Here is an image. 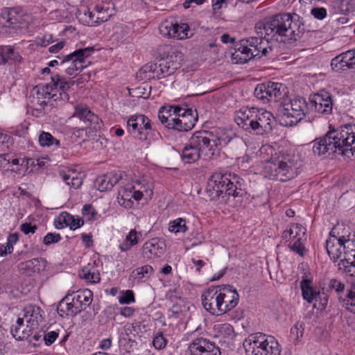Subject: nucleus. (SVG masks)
<instances>
[{
	"mask_svg": "<svg viewBox=\"0 0 355 355\" xmlns=\"http://www.w3.org/2000/svg\"><path fill=\"white\" fill-rule=\"evenodd\" d=\"M234 138L225 133L218 132L216 135L209 131L195 132L189 143L182 150V159L187 164L194 163L200 156L205 159H212L219 155L222 146L230 143Z\"/></svg>",
	"mask_w": 355,
	"mask_h": 355,
	"instance_id": "obj_1",
	"label": "nucleus"
},
{
	"mask_svg": "<svg viewBox=\"0 0 355 355\" xmlns=\"http://www.w3.org/2000/svg\"><path fill=\"white\" fill-rule=\"evenodd\" d=\"M257 35L270 37L271 39L284 42H296L304 33V24L295 21L293 17L288 13L277 14L256 23L254 26Z\"/></svg>",
	"mask_w": 355,
	"mask_h": 355,
	"instance_id": "obj_2",
	"label": "nucleus"
},
{
	"mask_svg": "<svg viewBox=\"0 0 355 355\" xmlns=\"http://www.w3.org/2000/svg\"><path fill=\"white\" fill-rule=\"evenodd\" d=\"M336 150L343 155L350 153L355 155V124H346L340 129L329 130L323 137L313 141L314 154L322 155Z\"/></svg>",
	"mask_w": 355,
	"mask_h": 355,
	"instance_id": "obj_3",
	"label": "nucleus"
},
{
	"mask_svg": "<svg viewBox=\"0 0 355 355\" xmlns=\"http://www.w3.org/2000/svg\"><path fill=\"white\" fill-rule=\"evenodd\" d=\"M208 187L212 189L216 197L225 201L230 197L241 198L246 194L243 180L236 174L215 173L208 180Z\"/></svg>",
	"mask_w": 355,
	"mask_h": 355,
	"instance_id": "obj_4",
	"label": "nucleus"
},
{
	"mask_svg": "<svg viewBox=\"0 0 355 355\" xmlns=\"http://www.w3.org/2000/svg\"><path fill=\"white\" fill-rule=\"evenodd\" d=\"M269 43V39L261 35L242 40L239 46L232 53V60L235 64H244L254 58L266 56L272 50Z\"/></svg>",
	"mask_w": 355,
	"mask_h": 355,
	"instance_id": "obj_5",
	"label": "nucleus"
},
{
	"mask_svg": "<svg viewBox=\"0 0 355 355\" xmlns=\"http://www.w3.org/2000/svg\"><path fill=\"white\" fill-rule=\"evenodd\" d=\"M296 160L291 154H280L267 160L263 166V175L270 180L286 182L296 175Z\"/></svg>",
	"mask_w": 355,
	"mask_h": 355,
	"instance_id": "obj_6",
	"label": "nucleus"
},
{
	"mask_svg": "<svg viewBox=\"0 0 355 355\" xmlns=\"http://www.w3.org/2000/svg\"><path fill=\"white\" fill-rule=\"evenodd\" d=\"M246 355H280V346L277 340L263 333L250 334L243 342Z\"/></svg>",
	"mask_w": 355,
	"mask_h": 355,
	"instance_id": "obj_7",
	"label": "nucleus"
},
{
	"mask_svg": "<svg viewBox=\"0 0 355 355\" xmlns=\"http://www.w3.org/2000/svg\"><path fill=\"white\" fill-rule=\"evenodd\" d=\"M309 107L304 98L297 97L284 101L277 107V115L281 124L286 127H292L300 123L306 116Z\"/></svg>",
	"mask_w": 355,
	"mask_h": 355,
	"instance_id": "obj_8",
	"label": "nucleus"
},
{
	"mask_svg": "<svg viewBox=\"0 0 355 355\" xmlns=\"http://www.w3.org/2000/svg\"><path fill=\"white\" fill-rule=\"evenodd\" d=\"M127 128L128 132L135 138L150 144V139H157L160 135L153 127L151 121L144 114H134L129 117L127 121Z\"/></svg>",
	"mask_w": 355,
	"mask_h": 355,
	"instance_id": "obj_9",
	"label": "nucleus"
},
{
	"mask_svg": "<svg viewBox=\"0 0 355 355\" xmlns=\"http://www.w3.org/2000/svg\"><path fill=\"white\" fill-rule=\"evenodd\" d=\"M148 192L150 195L153 193L150 184L144 179L136 180L131 185L125 184L120 188L116 200L119 205L126 209L131 208L134 204L132 198L139 201L145 193L147 194Z\"/></svg>",
	"mask_w": 355,
	"mask_h": 355,
	"instance_id": "obj_10",
	"label": "nucleus"
},
{
	"mask_svg": "<svg viewBox=\"0 0 355 355\" xmlns=\"http://www.w3.org/2000/svg\"><path fill=\"white\" fill-rule=\"evenodd\" d=\"M51 79V83L38 89L37 93L38 96L50 100V105L53 107V102L58 105V102L62 103L69 99V96L67 93L69 86L65 78L58 73L52 76ZM38 98H40V96H38Z\"/></svg>",
	"mask_w": 355,
	"mask_h": 355,
	"instance_id": "obj_11",
	"label": "nucleus"
},
{
	"mask_svg": "<svg viewBox=\"0 0 355 355\" xmlns=\"http://www.w3.org/2000/svg\"><path fill=\"white\" fill-rule=\"evenodd\" d=\"M94 51V47L79 49L64 55L60 64L65 68V71L69 76H73L76 72L81 71L86 67V58L89 57Z\"/></svg>",
	"mask_w": 355,
	"mask_h": 355,
	"instance_id": "obj_12",
	"label": "nucleus"
},
{
	"mask_svg": "<svg viewBox=\"0 0 355 355\" xmlns=\"http://www.w3.org/2000/svg\"><path fill=\"white\" fill-rule=\"evenodd\" d=\"M31 20V16L19 8H5L0 13V24L15 31L27 26Z\"/></svg>",
	"mask_w": 355,
	"mask_h": 355,
	"instance_id": "obj_13",
	"label": "nucleus"
},
{
	"mask_svg": "<svg viewBox=\"0 0 355 355\" xmlns=\"http://www.w3.org/2000/svg\"><path fill=\"white\" fill-rule=\"evenodd\" d=\"M171 124L172 129L179 132H187L191 130L198 121L196 110L188 107L176 106L174 108Z\"/></svg>",
	"mask_w": 355,
	"mask_h": 355,
	"instance_id": "obj_14",
	"label": "nucleus"
},
{
	"mask_svg": "<svg viewBox=\"0 0 355 355\" xmlns=\"http://www.w3.org/2000/svg\"><path fill=\"white\" fill-rule=\"evenodd\" d=\"M286 87L279 83L267 82L258 85L254 89L255 97L265 104L279 101L285 94Z\"/></svg>",
	"mask_w": 355,
	"mask_h": 355,
	"instance_id": "obj_15",
	"label": "nucleus"
},
{
	"mask_svg": "<svg viewBox=\"0 0 355 355\" xmlns=\"http://www.w3.org/2000/svg\"><path fill=\"white\" fill-rule=\"evenodd\" d=\"M219 288L211 287L201 296L202 303L206 311L212 315H223L222 302Z\"/></svg>",
	"mask_w": 355,
	"mask_h": 355,
	"instance_id": "obj_16",
	"label": "nucleus"
},
{
	"mask_svg": "<svg viewBox=\"0 0 355 355\" xmlns=\"http://www.w3.org/2000/svg\"><path fill=\"white\" fill-rule=\"evenodd\" d=\"M309 109L321 114H329L332 112L333 103L331 95L325 91L311 95Z\"/></svg>",
	"mask_w": 355,
	"mask_h": 355,
	"instance_id": "obj_17",
	"label": "nucleus"
},
{
	"mask_svg": "<svg viewBox=\"0 0 355 355\" xmlns=\"http://www.w3.org/2000/svg\"><path fill=\"white\" fill-rule=\"evenodd\" d=\"M73 116L77 117L83 121L85 123L86 128L89 126L93 131L100 130L101 128L102 121L86 105L78 104L76 105Z\"/></svg>",
	"mask_w": 355,
	"mask_h": 355,
	"instance_id": "obj_18",
	"label": "nucleus"
},
{
	"mask_svg": "<svg viewBox=\"0 0 355 355\" xmlns=\"http://www.w3.org/2000/svg\"><path fill=\"white\" fill-rule=\"evenodd\" d=\"M256 116L252 130L259 135L270 132L275 125L273 114L266 110L257 109Z\"/></svg>",
	"mask_w": 355,
	"mask_h": 355,
	"instance_id": "obj_19",
	"label": "nucleus"
},
{
	"mask_svg": "<svg viewBox=\"0 0 355 355\" xmlns=\"http://www.w3.org/2000/svg\"><path fill=\"white\" fill-rule=\"evenodd\" d=\"M189 348L191 355H220L219 347L202 337L194 339Z\"/></svg>",
	"mask_w": 355,
	"mask_h": 355,
	"instance_id": "obj_20",
	"label": "nucleus"
},
{
	"mask_svg": "<svg viewBox=\"0 0 355 355\" xmlns=\"http://www.w3.org/2000/svg\"><path fill=\"white\" fill-rule=\"evenodd\" d=\"M218 288L224 314L236 306L239 295L236 289L230 285H221L218 286Z\"/></svg>",
	"mask_w": 355,
	"mask_h": 355,
	"instance_id": "obj_21",
	"label": "nucleus"
},
{
	"mask_svg": "<svg viewBox=\"0 0 355 355\" xmlns=\"http://www.w3.org/2000/svg\"><path fill=\"white\" fill-rule=\"evenodd\" d=\"M171 58L172 57L160 60L159 63L151 64L147 68H149V71L154 74V77L156 76L157 78L166 77L173 73L179 67V64L172 62Z\"/></svg>",
	"mask_w": 355,
	"mask_h": 355,
	"instance_id": "obj_22",
	"label": "nucleus"
},
{
	"mask_svg": "<svg viewBox=\"0 0 355 355\" xmlns=\"http://www.w3.org/2000/svg\"><path fill=\"white\" fill-rule=\"evenodd\" d=\"M257 109L253 107L240 109L235 118L237 124L245 130H252Z\"/></svg>",
	"mask_w": 355,
	"mask_h": 355,
	"instance_id": "obj_23",
	"label": "nucleus"
},
{
	"mask_svg": "<svg viewBox=\"0 0 355 355\" xmlns=\"http://www.w3.org/2000/svg\"><path fill=\"white\" fill-rule=\"evenodd\" d=\"M70 295L73 306H75V312L80 313L89 306L92 300V293L88 289L80 290Z\"/></svg>",
	"mask_w": 355,
	"mask_h": 355,
	"instance_id": "obj_24",
	"label": "nucleus"
},
{
	"mask_svg": "<svg viewBox=\"0 0 355 355\" xmlns=\"http://www.w3.org/2000/svg\"><path fill=\"white\" fill-rule=\"evenodd\" d=\"M355 64L354 50L347 51L332 59L331 66L336 71L343 70L345 67Z\"/></svg>",
	"mask_w": 355,
	"mask_h": 355,
	"instance_id": "obj_25",
	"label": "nucleus"
},
{
	"mask_svg": "<svg viewBox=\"0 0 355 355\" xmlns=\"http://www.w3.org/2000/svg\"><path fill=\"white\" fill-rule=\"evenodd\" d=\"M24 312V317L27 319V328H30L28 331L37 328L42 320V310L37 306H29L25 308Z\"/></svg>",
	"mask_w": 355,
	"mask_h": 355,
	"instance_id": "obj_26",
	"label": "nucleus"
},
{
	"mask_svg": "<svg viewBox=\"0 0 355 355\" xmlns=\"http://www.w3.org/2000/svg\"><path fill=\"white\" fill-rule=\"evenodd\" d=\"M143 254L148 259L153 256L160 257L164 252L163 243L159 242L157 239L154 238L146 241L142 248Z\"/></svg>",
	"mask_w": 355,
	"mask_h": 355,
	"instance_id": "obj_27",
	"label": "nucleus"
},
{
	"mask_svg": "<svg viewBox=\"0 0 355 355\" xmlns=\"http://www.w3.org/2000/svg\"><path fill=\"white\" fill-rule=\"evenodd\" d=\"M22 58L9 46H0V64L20 62Z\"/></svg>",
	"mask_w": 355,
	"mask_h": 355,
	"instance_id": "obj_28",
	"label": "nucleus"
},
{
	"mask_svg": "<svg viewBox=\"0 0 355 355\" xmlns=\"http://www.w3.org/2000/svg\"><path fill=\"white\" fill-rule=\"evenodd\" d=\"M325 248L329 257L334 261L338 259L343 252L341 242H339L338 239L331 236H329V238L326 241Z\"/></svg>",
	"mask_w": 355,
	"mask_h": 355,
	"instance_id": "obj_29",
	"label": "nucleus"
},
{
	"mask_svg": "<svg viewBox=\"0 0 355 355\" xmlns=\"http://www.w3.org/2000/svg\"><path fill=\"white\" fill-rule=\"evenodd\" d=\"M329 236L338 239V241L342 243L347 239L355 237V232L352 233L350 228L343 224H338L332 228Z\"/></svg>",
	"mask_w": 355,
	"mask_h": 355,
	"instance_id": "obj_30",
	"label": "nucleus"
},
{
	"mask_svg": "<svg viewBox=\"0 0 355 355\" xmlns=\"http://www.w3.org/2000/svg\"><path fill=\"white\" fill-rule=\"evenodd\" d=\"M300 287L304 300L309 303H313L319 290L313 287L312 282L308 279H303L301 281Z\"/></svg>",
	"mask_w": 355,
	"mask_h": 355,
	"instance_id": "obj_31",
	"label": "nucleus"
},
{
	"mask_svg": "<svg viewBox=\"0 0 355 355\" xmlns=\"http://www.w3.org/2000/svg\"><path fill=\"white\" fill-rule=\"evenodd\" d=\"M58 313L60 315H73L77 314L78 312H75V306L71 301V295L70 294L67 295L58 304Z\"/></svg>",
	"mask_w": 355,
	"mask_h": 355,
	"instance_id": "obj_32",
	"label": "nucleus"
},
{
	"mask_svg": "<svg viewBox=\"0 0 355 355\" xmlns=\"http://www.w3.org/2000/svg\"><path fill=\"white\" fill-rule=\"evenodd\" d=\"M176 106H162L159 108L158 112V119L160 121L161 123L164 125L166 128L168 129H172L173 125L171 122L173 121V115L174 108Z\"/></svg>",
	"mask_w": 355,
	"mask_h": 355,
	"instance_id": "obj_33",
	"label": "nucleus"
},
{
	"mask_svg": "<svg viewBox=\"0 0 355 355\" xmlns=\"http://www.w3.org/2000/svg\"><path fill=\"white\" fill-rule=\"evenodd\" d=\"M345 259H341L338 263L339 270H343L350 276H355V252L352 255L347 254Z\"/></svg>",
	"mask_w": 355,
	"mask_h": 355,
	"instance_id": "obj_34",
	"label": "nucleus"
},
{
	"mask_svg": "<svg viewBox=\"0 0 355 355\" xmlns=\"http://www.w3.org/2000/svg\"><path fill=\"white\" fill-rule=\"evenodd\" d=\"M79 277L90 283H96L100 281L99 273L97 272L94 266L89 263L83 267L79 272Z\"/></svg>",
	"mask_w": 355,
	"mask_h": 355,
	"instance_id": "obj_35",
	"label": "nucleus"
},
{
	"mask_svg": "<svg viewBox=\"0 0 355 355\" xmlns=\"http://www.w3.org/2000/svg\"><path fill=\"white\" fill-rule=\"evenodd\" d=\"M140 232H137L135 229L131 230L126 235L125 240L119 245V249L122 252H125L131 249L132 247L139 243Z\"/></svg>",
	"mask_w": 355,
	"mask_h": 355,
	"instance_id": "obj_36",
	"label": "nucleus"
},
{
	"mask_svg": "<svg viewBox=\"0 0 355 355\" xmlns=\"http://www.w3.org/2000/svg\"><path fill=\"white\" fill-rule=\"evenodd\" d=\"M175 27L177 28V31L174 34V38L178 40H185L191 37L193 34V30L191 29L187 24L182 23L178 24L175 23Z\"/></svg>",
	"mask_w": 355,
	"mask_h": 355,
	"instance_id": "obj_37",
	"label": "nucleus"
},
{
	"mask_svg": "<svg viewBox=\"0 0 355 355\" xmlns=\"http://www.w3.org/2000/svg\"><path fill=\"white\" fill-rule=\"evenodd\" d=\"M153 271V268L151 266H143L134 270L132 272V277L137 281L148 279L152 275Z\"/></svg>",
	"mask_w": 355,
	"mask_h": 355,
	"instance_id": "obj_38",
	"label": "nucleus"
},
{
	"mask_svg": "<svg viewBox=\"0 0 355 355\" xmlns=\"http://www.w3.org/2000/svg\"><path fill=\"white\" fill-rule=\"evenodd\" d=\"M60 218H62V223L65 226L69 227L71 230H76L84 225V220L81 218H75L73 216L69 213L63 212L60 214Z\"/></svg>",
	"mask_w": 355,
	"mask_h": 355,
	"instance_id": "obj_39",
	"label": "nucleus"
},
{
	"mask_svg": "<svg viewBox=\"0 0 355 355\" xmlns=\"http://www.w3.org/2000/svg\"><path fill=\"white\" fill-rule=\"evenodd\" d=\"M45 261L42 259H32L22 263V265L24 266V268L28 270H30L32 272H40L42 270H44L45 268Z\"/></svg>",
	"mask_w": 355,
	"mask_h": 355,
	"instance_id": "obj_40",
	"label": "nucleus"
},
{
	"mask_svg": "<svg viewBox=\"0 0 355 355\" xmlns=\"http://www.w3.org/2000/svg\"><path fill=\"white\" fill-rule=\"evenodd\" d=\"M168 230L173 233H184L188 230L186 220L182 218H176L168 224Z\"/></svg>",
	"mask_w": 355,
	"mask_h": 355,
	"instance_id": "obj_41",
	"label": "nucleus"
},
{
	"mask_svg": "<svg viewBox=\"0 0 355 355\" xmlns=\"http://www.w3.org/2000/svg\"><path fill=\"white\" fill-rule=\"evenodd\" d=\"M96 8V22H104L111 17V12L108 4L97 5Z\"/></svg>",
	"mask_w": 355,
	"mask_h": 355,
	"instance_id": "obj_42",
	"label": "nucleus"
},
{
	"mask_svg": "<svg viewBox=\"0 0 355 355\" xmlns=\"http://www.w3.org/2000/svg\"><path fill=\"white\" fill-rule=\"evenodd\" d=\"M159 30L160 34L163 36L174 38V34L178 29L175 27V23L165 21L161 23L159 26Z\"/></svg>",
	"mask_w": 355,
	"mask_h": 355,
	"instance_id": "obj_43",
	"label": "nucleus"
},
{
	"mask_svg": "<svg viewBox=\"0 0 355 355\" xmlns=\"http://www.w3.org/2000/svg\"><path fill=\"white\" fill-rule=\"evenodd\" d=\"M39 143L42 146H51L55 144L57 147L60 146L58 139L53 137L49 132H42L39 136Z\"/></svg>",
	"mask_w": 355,
	"mask_h": 355,
	"instance_id": "obj_44",
	"label": "nucleus"
},
{
	"mask_svg": "<svg viewBox=\"0 0 355 355\" xmlns=\"http://www.w3.org/2000/svg\"><path fill=\"white\" fill-rule=\"evenodd\" d=\"M343 303L347 310L355 314V287L347 291Z\"/></svg>",
	"mask_w": 355,
	"mask_h": 355,
	"instance_id": "obj_45",
	"label": "nucleus"
},
{
	"mask_svg": "<svg viewBox=\"0 0 355 355\" xmlns=\"http://www.w3.org/2000/svg\"><path fill=\"white\" fill-rule=\"evenodd\" d=\"M301 232L304 234V228L300 225L295 224L288 230L284 231L282 236L285 239L295 240L298 238L297 236Z\"/></svg>",
	"mask_w": 355,
	"mask_h": 355,
	"instance_id": "obj_46",
	"label": "nucleus"
},
{
	"mask_svg": "<svg viewBox=\"0 0 355 355\" xmlns=\"http://www.w3.org/2000/svg\"><path fill=\"white\" fill-rule=\"evenodd\" d=\"M338 10L340 13L349 15L355 11V0H342L340 2Z\"/></svg>",
	"mask_w": 355,
	"mask_h": 355,
	"instance_id": "obj_47",
	"label": "nucleus"
},
{
	"mask_svg": "<svg viewBox=\"0 0 355 355\" xmlns=\"http://www.w3.org/2000/svg\"><path fill=\"white\" fill-rule=\"evenodd\" d=\"M328 295L324 292L319 291L316 295L315 300H314V307L320 310L325 309L328 303Z\"/></svg>",
	"mask_w": 355,
	"mask_h": 355,
	"instance_id": "obj_48",
	"label": "nucleus"
},
{
	"mask_svg": "<svg viewBox=\"0 0 355 355\" xmlns=\"http://www.w3.org/2000/svg\"><path fill=\"white\" fill-rule=\"evenodd\" d=\"M302 325V323H297L291 329L290 339L295 345L298 343L303 335Z\"/></svg>",
	"mask_w": 355,
	"mask_h": 355,
	"instance_id": "obj_49",
	"label": "nucleus"
},
{
	"mask_svg": "<svg viewBox=\"0 0 355 355\" xmlns=\"http://www.w3.org/2000/svg\"><path fill=\"white\" fill-rule=\"evenodd\" d=\"M301 237H298L295 240H292L289 243L288 247L293 252H295L297 254L301 257H303L305 252V248L304 245L301 243Z\"/></svg>",
	"mask_w": 355,
	"mask_h": 355,
	"instance_id": "obj_50",
	"label": "nucleus"
},
{
	"mask_svg": "<svg viewBox=\"0 0 355 355\" xmlns=\"http://www.w3.org/2000/svg\"><path fill=\"white\" fill-rule=\"evenodd\" d=\"M342 245L344 254L343 259L346 258L345 256H347V254H351L352 255L355 252V237H353V239H347V240L342 243Z\"/></svg>",
	"mask_w": 355,
	"mask_h": 355,
	"instance_id": "obj_51",
	"label": "nucleus"
},
{
	"mask_svg": "<svg viewBox=\"0 0 355 355\" xmlns=\"http://www.w3.org/2000/svg\"><path fill=\"white\" fill-rule=\"evenodd\" d=\"M110 181V178H108L107 175H103L96 179L95 185L98 191H105L108 189Z\"/></svg>",
	"mask_w": 355,
	"mask_h": 355,
	"instance_id": "obj_52",
	"label": "nucleus"
},
{
	"mask_svg": "<svg viewBox=\"0 0 355 355\" xmlns=\"http://www.w3.org/2000/svg\"><path fill=\"white\" fill-rule=\"evenodd\" d=\"M82 214L87 218V220H95L97 212L92 205L86 204L82 209Z\"/></svg>",
	"mask_w": 355,
	"mask_h": 355,
	"instance_id": "obj_53",
	"label": "nucleus"
},
{
	"mask_svg": "<svg viewBox=\"0 0 355 355\" xmlns=\"http://www.w3.org/2000/svg\"><path fill=\"white\" fill-rule=\"evenodd\" d=\"M62 239L60 234L58 233H48L43 239L44 244L49 245L51 244L57 243Z\"/></svg>",
	"mask_w": 355,
	"mask_h": 355,
	"instance_id": "obj_54",
	"label": "nucleus"
},
{
	"mask_svg": "<svg viewBox=\"0 0 355 355\" xmlns=\"http://www.w3.org/2000/svg\"><path fill=\"white\" fill-rule=\"evenodd\" d=\"M20 327L15 326L11 327V333L12 336L17 340H23L26 339L31 334L26 331L20 332Z\"/></svg>",
	"mask_w": 355,
	"mask_h": 355,
	"instance_id": "obj_55",
	"label": "nucleus"
},
{
	"mask_svg": "<svg viewBox=\"0 0 355 355\" xmlns=\"http://www.w3.org/2000/svg\"><path fill=\"white\" fill-rule=\"evenodd\" d=\"M328 286L329 288L334 290L338 294L345 290V284L336 279H331L329 281Z\"/></svg>",
	"mask_w": 355,
	"mask_h": 355,
	"instance_id": "obj_56",
	"label": "nucleus"
},
{
	"mask_svg": "<svg viewBox=\"0 0 355 355\" xmlns=\"http://www.w3.org/2000/svg\"><path fill=\"white\" fill-rule=\"evenodd\" d=\"M153 346L158 349H163L166 345V340L163 336V334L159 332L155 336L153 340Z\"/></svg>",
	"mask_w": 355,
	"mask_h": 355,
	"instance_id": "obj_57",
	"label": "nucleus"
},
{
	"mask_svg": "<svg viewBox=\"0 0 355 355\" xmlns=\"http://www.w3.org/2000/svg\"><path fill=\"white\" fill-rule=\"evenodd\" d=\"M135 301L133 291L131 290H128L125 293L122 294L121 296L119 298V302L120 304H130V302H134Z\"/></svg>",
	"mask_w": 355,
	"mask_h": 355,
	"instance_id": "obj_58",
	"label": "nucleus"
},
{
	"mask_svg": "<svg viewBox=\"0 0 355 355\" xmlns=\"http://www.w3.org/2000/svg\"><path fill=\"white\" fill-rule=\"evenodd\" d=\"M73 175H75V171L73 170H61L59 171V176L67 185L70 183Z\"/></svg>",
	"mask_w": 355,
	"mask_h": 355,
	"instance_id": "obj_59",
	"label": "nucleus"
},
{
	"mask_svg": "<svg viewBox=\"0 0 355 355\" xmlns=\"http://www.w3.org/2000/svg\"><path fill=\"white\" fill-rule=\"evenodd\" d=\"M117 312L121 315L130 318L135 313V309L130 306H124V307H116Z\"/></svg>",
	"mask_w": 355,
	"mask_h": 355,
	"instance_id": "obj_60",
	"label": "nucleus"
},
{
	"mask_svg": "<svg viewBox=\"0 0 355 355\" xmlns=\"http://www.w3.org/2000/svg\"><path fill=\"white\" fill-rule=\"evenodd\" d=\"M58 336V333L52 331H49L44 335V340L46 345H51Z\"/></svg>",
	"mask_w": 355,
	"mask_h": 355,
	"instance_id": "obj_61",
	"label": "nucleus"
},
{
	"mask_svg": "<svg viewBox=\"0 0 355 355\" xmlns=\"http://www.w3.org/2000/svg\"><path fill=\"white\" fill-rule=\"evenodd\" d=\"M311 12L318 19H323L327 16V11L324 8H313Z\"/></svg>",
	"mask_w": 355,
	"mask_h": 355,
	"instance_id": "obj_62",
	"label": "nucleus"
},
{
	"mask_svg": "<svg viewBox=\"0 0 355 355\" xmlns=\"http://www.w3.org/2000/svg\"><path fill=\"white\" fill-rule=\"evenodd\" d=\"M37 227L36 225H32L29 223H25L21 225L20 230L25 234H28L29 233H35Z\"/></svg>",
	"mask_w": 355,
	"mask_h": 355,
	"instance_id": "obj_63",
	"label": "nucleus"
},
{
	"mask_svg": "<svg viewBox=\"0 0 355 355\" xmlns=\"http://www.w3.org/2000/svg\"><path fill=\"white\" fill-rule=\"evenodd\" d=\"M114 179V184L121 182L122 184H125L127 181V175L125 172L119 171L118 173H115L112 175V179Z\"/></svg>",
	"mask_w": 355,
	"mask_h": 355,
	"instance_id": "obj_64",
	"label": "nucleus"
}]
</instances>
